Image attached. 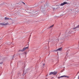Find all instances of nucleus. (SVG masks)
Masks as SVG:
<instances>
[{
	"mask_svg": "<svg viewBox=\"0 0 79 79\" xmlns=\"http://www.w3.org/2000/svg\"><path fill=\"white\" fill-rule=\"evenodd\" d=\"M17 15L18 16H21V14L20 13L18 12L17 13Z\"/></svg>",
	"mask_w": 79,
	"mask_h": 79,
	"instance_id": "obj_12",
	"label": "nucleus"
},
{
	"mask_svg": "<svg viewBox=\"0 0 79 79\" xmlns=\"http://www.w3.org/2000/svg\"><path fill=\"white\" fill-rule=\"evenodd\" d=\"M49 42H50V41H48V43H49Z\"/></svg>",
	"mask_w": 79,
	"mask_h": 79,
	"instance_id": "obj_41",
	"label": "nucleus"
},
{
	"mask_svg": "<svg viewBox=\"0 0 79 79\" xmlns=\"http://www.w3.org/2000/svg\"><path fill=\"white\" fill-rule=\"evenodd\" d=\"M15 60H17V58H16L15 59Z\"/></svg>",
	"mask_w": 79,
	"mask_h": 79,
	"instance_id": "obj_38",
	"label": "nucleus"
},
{
	"mask_svg": "<svg viewBox=\"0 0 79 79\" xmlns=\"http://www.w3.org/2000/svg\"><path fill=\"white\" fill-rule=\"evenodd\" d=\"M62 48H60L57 49L54 51V52H57V51H61V50H62Z\"/></svg>",
	"mask_w": 79,
	"mask_h": 79,
	"instance_id": "obj_6",
	"label": "nucleus"
},
{
	"mask_svg": "<svg viewBox=\"0 0 79 79\" xmlns=\"http://www.w3.org/2000/svg\"><path fill=\"white\" fill-rule=\"evenodd\" d=\"M3 61L2 59H1L0 60V64H3V61Z\"/></svg>",
	"mask_w": 79,
	"mask_h": 79,
	"instance_id": "obj_10",
	"label": "nucleus"
},
{
	"mask_svg": "<svg viewBox=\"0 0 79 79\" xmlns=\"http://www.w3.org/2000/svg\"><path fill=\"white\" fill-rule=\"evenodd\" d=\"M59 41V40H58V39H57L56 40L57 42H58Z\"/></svg>",
	"mask_w": 79,
	"mask_h": 79,
	"instance_id": "obj_28",
	"label": "nucleus"
},
{
	"mask_svg": "<svg viewBox=\"0 0 79 79\" xmlns=\"http://www.w3.org/2000/svg\"><path fill=\"white\" fill-rule=\"evenodd\" d=\"M66 75H64L61 76L60 77H58V79H60V78H61V77H65Z\"/></svg>",
	"mask_w": 79,
	"mask_h": 79,
	"instance_id": "obj_11",
	"label": "nucleus"
},
{
	"mask_svg": "<svg viewBox=\"0 0 79 79\" xmlns=\"http://www.w3.org/2000/svg\"><path fill=\"white\" fill-rule=\"evenodd\" d=\"M53 26H54V25H52L51 26L52 27H53Z\"/></svg>",
	"mask_w": 79,
	"mask_h": 79,
	"instance_id": "obj_31",
	"label": "nucleus"
},
{
	"mask_svg": "<svg viewBox=\"0 0 79 79\" xmlns=\"http://www.w3.org/2000/svg\"><path fill=\"white\" fill-rule=\"evenodd\" d=\"M65 58H68V54L66 55Z\"/></svg>",
	"mask_w": 79,
	"mask_h": 79,
	"instance_id": "obj_19",
	"label": "nucleus"
},
{
	"mask_svg": "<svg viewBox=\"0 0 79 79\" xmlns=\"http://www.w3.org/2000/svg\"><path fill=\"white\" fill-rule=\"evenodd\" d=\"M27 69L25 71H23V76H24V75H25L26 74V73H27Z\"/></svg>",
	"mask_w": 79,
	"mask_h": 79,
	"instance_id": "obj_9",
	"label": "nucleus"
},
{
	"mask_svg": "<svg viewBox=\"0 0 79 79\" xmlns=\"http://www.w3.org/2000/svg\"><path fill=\"white\" fill-rule=\"evenodd\" d=\"M19 55H20V54H19Z\"/></svg>",
	"mask_w": 79,
	"mask_h": 79,
	"instance_id": "obj_46",
	"label": "nucleus"
},
{
	"mask_svg": "<svg viewBox=\"0 0 79 79\" xmlns=\"http://www.w3.org/2000/svg\"><path fill=\"white\" fill-rule=\"evenodd\" d=\"M21 72H19L17 73V74L18 75V77H19V76L21 75Z\"/></svg>",
	"mask_w": 79,
	"mask_h": 79,
	"instance_id": "obj_14",
	"label": "nucleus"
},
{
	"mask_svg": "<svg viewBox=\"0 0 79 79\" xmlns=\"http://www.w3.org/2000/svg\"><path fill=\"white\" fill-rule=\"evenodd\" d=\"M78 27H79V25H78L76 27H75V28H73V29H76V28H77Z\"/></svg>",
	"mask_w": 79,
	"mask_h": 79,
	"instance_id": "obj_16",
	"label": "nucleus"
},
{
	"mask_svg": "<svg viewBox=\"0 0 79 79\" xmlns=\"http://www.w3.org/2000/svg\"><path fill=\"white\" fill-rule=\"evenodd\" d=\"M4 3H3V4H0V5H1V6L3 5H4Z\"/></svg>",
	"mask_w": 79,
	"mask_h": 79,
	"instance_id": "obj_29",
	"label": "nucleus"
},
{
	"mask_svg": "<svg viewBox=\"0 0 79 79\" xmlns=\"http://www.w3.org/2000/svg\"><path fill=\"white\" fill-rule=\"evenodd\" d=\"M79 71L78 72V74H79Z\"/></svg>",
	"mask_w": 79,
	"mask_h": 79,
	"instance_id": "obj_40",
	"label": "nucleus"
},
{
	"mask_svg": "<svg viewBox=\"0 0 79 79\" xmlns=\"http://www.w3.org/2000/svg\"><path fill=\"white\" fill-rule=\"evenodd\" d=\"M26 67V66H25V64H24V66L23 67V69H24L25 68V67Z\"/></svg>",
	"mask_w": 79,
	"mask_h": 79,
	"instance_id": "obj_25",
	"label": "nucleus"
},
{
	"mask_svg": "<svg viewBox=\"0 0 79 79\" xmlns=\"http://www.w3.org/2000/svg\"><path fill=\"white\" fill-rule=\"evenodd\" d=\"M9 19H10V18L7 17H5V20H9Z\"/></svg>",
	"mask_w": 79,
	"mask_h": 79,
	"instance_id": "obj_13",
	"label": "nucleus"
},
{
	"mask_svg": "<svg viewBox=\"0 0 79 79\" xmlns=\"http://www.w3.org/2000/svg\"><path fill=\"white\" fill-rule=\"evenodd\" d=\"M13 44V43L12 42H11V43L9 42V43H7V45H10V44Z\"/></svg>",
	"mask_w": 79,
	"mask_h": 79,
	"instance_id": "obj_17",
	"label": "nucleus"
},
{
	"mask_svg": "<svg viewBox=\"0 0 79 79\" xmlns=\"http://www.w3.org/2000/svg\"><path fill=\"white\" fill-rule=\"evenodd\" d=\"M57 74V72H51L49 73V75H52V74H53V75H56Z\"/></svg>",
	"mask_w": 79,
	"mask_h": 79,
	"instance_id": "obj_3",
	"label": "nucleus"
},
{
	"mask_svg": "<svg viewBox=\"0 0 79 79\" xmlns=\"http://www.w3.org/2000/svg\"><path fill=\"white\" fill-rule=\"evenodd\" d=\"M22 3H23V5H26V4L23 2H21L20 3V4H22Z\"/></svg>",
	"mask_w": 79,
	"mask_h": 79,
	"instance_id": "obj_15",
	"label": "nucleus"
},
{
	"mask_svg": "<svg viewBox=\"0 0 79 79\" xmlns=\"http://www.w3.org/2000/svg\"><path fill=\"white\" fill-rule=\"evenodd\" d=\"M53 78H54V77H52L51 78V79H53Z\"/></svg>",
	"mask_w": 79,
	"mask_h": 79,
	"instance_id": "obj_36",
	"label": "nucleus"
},
{
	"mask_svg": "<svg viewBox=\"0 0 79 79\" xmlns=\"http://www.w3.org/2000/svg\"><path fill=\"white\" fill-rule=\"evenodd\" d=\"M53 11H55V8H53Z\"/></svg>",
	"mask_w": 79,
	"mask_h": 79,
	"instance_id": "obj_30",
	"label": "nucleus"
},
{
	"mask_svg": "<svg viewBox=\"0 0 79 79\" xmlns=\"http://www.w3.org/2000/svg\"><path fill=\"white\" fill-rule=\"evenodd\" d=\"M30 13H31V14H34V15H35L36 14H37V13H38L37 12V11L34 10H32L31 11V12H30Z\"/></svg>",
	"mask_w": 79,
	"mask_h": 79,
	"instance_id": "obj_1",
	"label": "nucleus"
},
{
	"mask_svg": "<svg viewBox=\"0 0 79 79\" xmlns=\"http://www.w3.org/2000/svg\"><path fill=\"white\" fill-rule=\"evenodd\" d=\"M65 77H67V78H69V76H67L65 75Z\"/></svg>",
	"mask_w": 79,
	"mask_h": 79,
	"instance_id": "obj_27",
	"label": "nucleus"
},
{
	"mask_svg": "<svg viewBox=\"0 0 79 79\" xmlns=\"http://www.w3.org/2000/svg\"><path fill=\"white\" fill-rule=\"evenodd\" d=\"M29 44H27V47H26L25 48H23V51H25L26 49H27V48H29Z\"/></svg>",
	"mask_w": 79,
	"mask_h": 79,
	"instance_id": "obj_5",
	"label": "nucleus"
},
{
	"mask_svg": "<svg viewBox=\"0 0 79 79\" xmlns=\"http://www.w3.org/2000/svg\"><path fill=\"white\" fill-rule=\"evenodd\" d=\"M55 17H56V18H57V16H56Z\"/></svg>",
	"mask_w": 79,
	"mask_h": 79,
	"instance_id": "obj_39",
	"label": "nucleus"
},
{
	"mask_svg": "<svg viewBox=\"0 0 79 79\" xmlns=\"http://www.w3.org/2000/svg\"><path fill=\"white\" fill-rule=\"evenodd\" d=\"M24 53H25V55H27V53L26 52H24Z\"/></svg>",
	"mask_w": 79,
	"mask_h": 79,
	"instance_id": "obj_24",
	"label": "nucleus"
},
{
	"mask_svg": "<svg viewBox=\"0 0 79 79\" xmlns=\"http://www.w3.org/2000/svg\"><path fill=\"white\" fill-rule=\"evenodd\" d=\"M57 8H60V7H58L56 8V9H57Z\"/></svg>",
	"mask_w": 79,
	"mask_h": 79,
	"instance_id": "obj_33",
	"label": "nucleus"
},
{
	"mask_svg": "<svg viewBox=\"0 0 79 79\" xmlns=\"http://www.w3.org/2000/svg\"><path fill=\"white\" fill-rule=\"evenodd\" d=\"M46 6L45 5H42L41 6V9H45V7Z\"/></svg>",
	"mask_w": 79,
	"mask_h": 79,
	"instance_id": "obj_8",
	"label": "nucleus"
},
{
	"mask_svg": "<svg viewBox=\"0 0 79 79\" xmlns=\"http://www.w3.org/2000/svg\"><path fill=\"white\" fill-rule=\"evenodd\" d=\"M45 64H43V66H45Z\"/></svg>",
	"mask_w": 79,
	"mask_h": 79,
	"instance_id": "obj_34",
	"label": "nucleus"
},
{
	"mask_svg": "<svg viewBox=\"0 0 79 79\" xmlns=\"http://www.w3.org/2000/svg\"><path fill=\"white\" fill-rule=\"evenodd\" d=\"M41 11L43 13L44 15H46V10H45V9H41Z\"/></svg>",
	"mask_w": 79,
	"mask_h": 79,
	"instance_id": "obj_2",
	"label": "nucleus"
},
{
	"mask_svg": "<svg viewBox=\"0 0 79 79\" xmlns=\"http://www.w3.org/2000/svg\"><path fill=\"white\" fill-rule=\"evenodd\" d=\"M21 61H19L18 63H17V65H18V64L19 63H21Z\"/></svg>",
	"mask_w": 79,
	"mask_h": 79,
	"instance_id": "obj_21",
	"label": "nucleus"
},
{
	"mask_svg": "<svg viewBox=\"0 0 79 79\" xmlns=\"http://www.w3.org/2000/svg\"><path fill=\"white\" fill-rule=\"evenodd\" d=\"M19 57L20 58H21V56H19Z\"/></svg>",
	"mask_w": 79,
	"mask_h": 79,
	"instance_id": "obj_37",
	"label": "nucleus"
},
{
	"mask_svg": "<svg viewBox=\"0 0 79 79\" xmlns=\"http://www.w3.org/2000/svg\"><path fill=\"white\" fill-rule=\"evenodd\" d=\"M68 3L66 2H64L63 3H61L60 5V6H63V5H66V4H68Z\"/></svg>",
	"mask_w": 79,
	"mask_h": 79,
	"instance_id": "obj_7",
	"label": "nucleus"
},
{
	"mask_svg": "<svg viewBox=\"0 0 79 79\" xmlns=\"http://www.w3.org/2000/svg\"><path fill=\"white\" fill-rule=\"evenodd\" d=\"M69 50H67V52H68Z\"/></svg>",
	"mask_w": 79,
	"mask_h": 79,
	"instance_id": "obj_42",
	"label": "nucleus"
},
{
	"mask_svg": "<svg viewBox=\"0 0 79 79\" xmlns=\"http://www.w3.org/2000/svg\"><path fill=\"white\" fill-rule=\"evenodd\" d=\"M52 27H51V26H50V27H48V29H50V28H52Z\"/></svg>",
	"mask_w": 79,
	"mask_h": 79,
	"instance_id": "obj_26",
	"label": "nucleus"
},
{
	"mask_svg": "<svg viewBox=\"0 0 79 79\" xmlns=\"http://www.w3.org/2000/svg\"><path fill=\"white\" fill-rule=\"evenodd\" d=\"M8 24H9L8 23H0V25H2V26H6V25H8Z\"/></svg>",
	"mask_w": 79,
	"mask_h": 79,
	"instance_id": "obj_4",
	"label": "nucleus"
},
{
	"mask_svg": "<svg viewBox=\"0 0 79 79\" xmlns=\"http://www.w3.org/2000/svg\"><path fill=\"white\" fill-rule=\"evenodd\" d=\"M23 49H22V50H19V52H24V51H23Z\"/></svg>",
	"mask_w": 79,
	"mask_h": 79,
	"instance_id": "obj_18",
	"label": "nucleus"
},
{
	"mask_svg": "<svg viewBox=\"0 0 79 79\" xmlns=\"http://www.w3.org/2000/svg\"><path fill=\"white\" fill-rule=\"evenodd\" d=\"M12 45H14V44H12Z\"/></svg>",
	"mask_w": 79,
	"mask_h": 79,
	"instance_id": "obj_45",
	"label": "nucleus"
},
{
	"mask_svg": "<svg viewBox=\"0 0 79 79\" xmlns=\"http://www.w3.org/2000/svg\"><path fill=\"white\" fill-rule=\"evenodd\" d=\"M64 71V69H63L61 71H60V73H62V72H63Z\"/></svg>",
	"mask_w": 79,
	"mask_h": 79,
	"instance_id": "obj_22",
	"label": "nucleus"
},
{
	"mask_svg": "<svg viewBox=\"0 0 79 79\" xmlns=\"http://www.w3.org/2000/svg\"><path fill=\"white\" fill-rule=\"evenodd\" d=\"M30 35V37H31V35Z\"/></svg>",
	"mask_w": 79,
	"mask_h": 79,
	"instance_id": "obj_43",
	"label": "nucleus"
},
{
	"mask_svg": "<svg viewBox=\"0 0 79 79\" xmlns=\"http://www.w3.org/2000/svg\"><path fill=\"white\" fill-rule=\"evenodd\" d=\"M9 19L10 20H12V19H11V18H9Z\"/></svg>",
	"mask_w": 79,
	"mask_h": 79,
	"instance_id": "obj_32",
	"label": "nucleus"
},
{
	"mask_svg": "<svg viewBox=\"0 0 79 79\" xmlns=\"http://www.w3.org/2000/svg\"><path fill=\"white\" fill-rule=\"evenodd\" d=\"M69 51H70V50H69Z\"/></svg>",
	"mask_w": 79,
	"mask_h": 79,
	"instance_id": "obj_44",
	"label": "nucleus"
},
{
	"mask_svg": "<svg viewBox=\"0 0 79 79\" xmlns=\"http://www.w3.org/2000/svg\"><path fill=\"white\" fill-rule=\"evenodd\" d=\"M14 58H15V55H13L12 60H14V59H13Z\"/></svg>",
	"mask_w": 79,
	"mask_h": 79,
	"instance_id": "obj_23",
	"label": "nucleus"
},
{
	"mask_svg": "<svg viewBox=\"0 0 79 79\" xmlns=\"http://www.w3.org/2000/svg\"><path fill=\"white\" fill-rule=\"evenodd\" d=\"M46 5L47 6H48V2H46Z\"/></svg>",
	"mask_w": 79,
	"mask_h": 79,
	"instance_id": "obj_20",
	"label": "nucleus"
},
{
	"mask_svg": "<svg viewBox=\"0 0 79 79\" xmlns=\"http://www.w3.org/2000/svg\"><path fill=\"white\" fill-rule=\"evenodd\" d=\"M78 79H79V75L78 76Z\"/></svg>",
	"mask_w": 79,
	"mask_h": 79,
	"instance_id": "obj_35",
	"label": "nucleus"
}]
</instances>
